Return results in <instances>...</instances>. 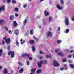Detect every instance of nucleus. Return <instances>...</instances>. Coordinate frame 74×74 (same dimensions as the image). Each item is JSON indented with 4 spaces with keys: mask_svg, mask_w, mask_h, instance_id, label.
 I'll list each match as a JSON object with an SVG mask.
<instances>
[{
    "mask_svg": "<svg viewBox=\"0 0 74 74\" xmlns=\"http://www.w3.org/2000/svg\"><path fill=\"white\" fill-rule=\"evenodd\" d=\"M26 6H27V4H25L24 5L23 7L24 8H25V7H26Z\"/></svg>",
    "mask_w": 74,
    "mask_h": 74,
    "instance_id": "8fccbe9b",
    "label": "nucleus"
},
{
    "mask_svg": "<svg viewBox=\"0 0 74 74\" xmlns=\"http://www.w3.org/2000/svg\"><path fill=\"white\" fill-rule=\"evenodd\" d=\"M46 58H49L50 59H51V55H50L49 56L48 55H47L46 56Z\"/></svg>",
    "mask_w": 74,
    "mask_h": 74,
    "instance_id": "b1692460",
    "label": "nucleus"
},
{
    "mask_svg": "<svg viewBox=\"0 0 74 74\" xmlns=\"http://www.w3.org/2000/svg\"><path fill=\"white\" fill-rule=\"evenodd\" d=\"M65 23L66 25H69V20L67 18H66L65 19Z\"/></svg>",
    "mask_w": 74,
    "mask_h": 74,
    "instance_id": "39448f33",
    "label": "nucleus"
},
{
    "mask_svg": "<svg viewBox=\"0 0 74 74\" xmlns=\"http://www.w3.org/2000/svg\"><path fill=\"white\" fill-rule=\"evenodd\" d=\"M62 61L63 62H66V58L63 59L62 60Z\"/></svg>",
    "mask_w": 74,
    "mask_h": 74,
    "instance_id": "c9c22d12",
    "label": "nucleus"
},
{
    "mask_svg": "<svg viewBox=\"0 0 74 74\" xmlns=\"http://www.w3.org/2000/svg\"><path fill=\"white\" fill-rule=\"evenodd\" d=\"M27 65H29V62L28 61H27Z\"/></svg>",
    "mask_w": 74,
    "mask_h": 74,
    "instance_id": "09e8293b",
    "label": "nucleus"
},
{
    "mask_svg": "<svg viewBox=\"0 0 74 74\" xmlns=\"http://www.w3.org/2000/svg\"><path fill=\"white\" fill-rule=\"evenodd\" d=\"M22 57H26V56H27V53H25L23 54L22 55Z\"/></svg>",
    "mask_w": 74,
    "mask_h": 74,
    "instance_id": "412c9836",
    "label": "nucleus"
},
{
    "mask_svg": "<svg viewBox=\"0 0 74 74\" xmlns=\"http://www.w3.org/2000/svg\"><path fill=\"white\" fill-rule=\"evenodd\" d=\"M29 43L31 45H33V44H34L35 43V41L33 40H30L29 41Z\"/></svg>",
    "mask_w": 74,
    "mask_h": 74,
    "instance_id": "6e6552de",
    "label": "nucleus"
},
{
    "mask_svg": "<svg viewBox=\"0 0 74 74\" xmlns=\"http://www.w3.org/2000/svg\"><path fill=\"white\" fill-rule=\"evenodd\" d=\"M8 33L10 34H12V32H11V30H9L8 31Z\"/></svg>",
    "mask_w": 74,
    "mask_h": 74,
    "instance_id": "37998d69",
    "label": "nucleus"
},
{
    "mask_svg": "<svg viewBox=\"0 0 74 74\" xmlns=\"http://www.w3.org/2000/svg\"><path fill=\"white\" fill-rule=\"evenodd\" d=\"M14 33L16 35L19 34V31L17 29H16L14 31Z\"/></svg>",
    "mask_w": 74,
    "mask_h": 74,
    "instance_id": "f8f14e48",
    "label": "nucleus"
},
{
    "mask_svg": "<svg viewBox=\"0 0 74 74\" xmlns=\"http://www.w3.org/2000/svg\"><path fill=\"white\" fill-rule=\"evenodd\" d=\"M16 45L17 46H18V47H19V42L18 41L16 40Z\"/></svg>",
    "mask_w": 74,
    "mask_h": 74,
    "instance_id": "5701e85b",
    "label": "nucleus"
},
{
    "mask_svg": "<svg viewBox=\"0 0 74 74\" xmlns=\"http://www.w3.org/2000/svg\"><path fill=\"white\" fill-rule=\"evenodd\" d=\"M10 46H8L7 48V49L8 51H9L10 50Z\"/></svg>",
    "mask_w": 74,
    "mask_h": 74,
    "instance_id": "49530a36",
    "label": "nucleus"
},
{
    "mask_svg": "<svg viewBox=\"0 0 74 74\" xmlns=\"http://www.w3.org/2000/svg\"><path fill=\"white\" fill-rule=\"evenodd\" d=\"M44 1V0H40V1Z\"/></svg>",
    "mask_w": 74,
    "mask_h": 74,
    "instance_id": "e2e57ef3",
    "label": "nucleus"
},
{
    "mask_svg": "<svg viewBox=\"0 0 74 74\" xmlns=\"http://www.w3.org/2000/svg\"><path fill=\"white\" fill-rule=\"evenodd\" d=\"M40 53L41 55L44 54V52H42V51H40Z\"/></svg>",
    "mask_w": 74,
    "mask_h": 74,
    "instance_id": "4c0bfd02",
    "label": "nucleus"
},
{
    "mask_svg": "<svg viewBox=\"0 0 74 74\" xmlns=\"http://www.w3.org/2000/svg\"><path fill=\"white\" fill-rule=\"evenodd\" d=\"M32 50L33 51H35L36 50V49L34 46H32Z\"/></svg>",
    "mask_w": 74,
    "mask_h": 74,
    "instance_id": "bb28decb",
    "label": "nucleus"
},
{
    "mask_svg": "<svg viewBox=\"0 0 74 74\" xmlns=\"http://www.w3.org/2000/svg\"><path fill=\"white\" fill-rule=\"evenodd\" d=\"M60 1L61 5H63L64 4V1H63V0H60Z\"/></svg>",
    "mask_w": 74,
    "mask_h": 74,
    "instance_id": "4be33fe9",
    "label": "nucleus"
},
{
    "mask_svg": "<svg viewBox=\"0 0 74 74\" xmlns=\"http://www.w3.org/2000/svg\"><path fill=\"white\" fill-rule=\"evenodd\" d=\"M18 64H19V65L20 66H22V63H21V62L19 61L18 62Z\"/></svg>",
    "mask_w": 74,
    "mask_h": 74,
    "instance_id": "f704fd0d",
    "label": "nucleus"
},
{
    "mask_svg": "<svg viewBox=\"0 0 74 74\" xmlns=\"http://www.w3.org/2000/svg\"><path fill=\"white\" fill-rule=\"evenodd\" d=\"M18 69H19V68H20V67L18 66Z\"/></svg>",
    "mask_w": 74,
    "mask_h": 74,
    "instance_id": "774afa93",
    "label": "nucleus"
},
{
    "mask_svg": "<svg viewBox=\"0 0 74 74\" xmlns=\"http://www.w3.org/2000/svg\"><path fill=\"white\" fill-rule=\"evenodd\" d=\"M56 7L58 10H62V9H63V7H62L60 6L59 5H56Z\"/></svg>",
    "mask_w": 74,
    "mask_h": 74,
    "instance_id": "9d476101",
    "label": "nucleus"
},
{
    "mask_svg": "<svg viewBox=\"0 0 74 74\" xmlns=\"http://www.w3.org/2000/svg\"><path fill=\"white\" fill-rule=\"evenodd\" d=\"M27 22V20H26V19H25L23 23L24 25H26V23Z\"/></svg>",
    "mask_w": 74,
    "mask_h": 74,
    "instance_id": "7c9ffc66",
    "label": "nucleus"
},
{
    "mask_svg": "<svg viewBox=\"0 0 74 74\" xmlns=\"http://www.w3.org/2000/svg\"><path fill=\"white\" fill-rule=\"evenodd\" d=\"M4 28L5 29V30H6V31H7V30H8V28H7V27L6 26H5L4 27Z\"/></svg>",
    "mask_w": 74,
    "mask_h": 74,
    "instance_id": "e433bc0d",
    "label": "nucleus"
},
{
    "mask_svg": "<svg viewBox=\"0 0 74 74\" xmlns=\"http://www.w3.org/2000/svg\"><path fill=\"white\" fill-rule=\"evenodd\" d=\"M11 54V58H12L14 57V51H10L8 53V55H10Z\"/></svg>",
    "mask_w": 74,
    "mask_h": 74,
    "instance_id": "f03ea898",
    "label": "nucleus"
},
{
    "mask_svg": "<svg viewBox=\"0 0 74 74\" xmlns=\"http://www.w3.org/2000/svg\"><path fill=\"white\" fill-rule=\"evenodd\" d=\"M29 59L30 60H32L33 59V58L32 57H29Z\"/></svg>",
    "mask_w": 74,
    "mask_h": 74,
    "instance_id": "3c124183",
    "label": "nucleus"
},
{
    "mask_svg": "<svg viewBox=\"0 0 74 74\" xmlns=\"http://www.w3.org/2000/svg\"><path fill=\"white\" fill-rule=\"evenodd\" d=\"M64 69L65 70H67V67H66V68H65Z\"/></svg>",
    "mask_w": 74,
    "mask_h": 74,
    "instance_id": "052dcab7",
    "label": "nucleus"
},
{
    "mask_svg": "<svg viewBox=\"0 0 74 74\" xmlns=\"http://www.w3.org/2000/svg\"><path fill=\"white\" fill-rule=\"evenodd\" d=\"M14 17V15H12L11 16H10L9 17L10 20V21H13Z\"/></svg>",
    "mask_w": 74,
    "mask_h": 74,
    "instance_id": "9b49d317",
    "label": "nucleus"
},
{
    "mask_svg": "<svg viewBox=\"0 0 74 74\" xmlns=\"http://www.w3.org/2000/svg\"><path fill=\"white\" fill-rule=\"evenodd\" d=\"M36 70V69H31V72H32V73H35Z\"/></svg>",
    "mask_w": 74,
    "mask_h": 74,
    "instance_id": "dca6fc26",
    "label": "nucleus"
},
{
    "mask_svg": "<svg viewBox=\"0 0 74 74\" xmlns=\"http://www.w3.org/2000/svg\"><path fill=\"white\" fill-rule=\"evenodd\" d=\"M11 2V0H7V3H10Z\"/></svg>",
    "mask_w": 74,
    "mask_h": 74,
    "instance_id": "ea45409f",
    "label": "nucleus"
},
{
    "mask_svg": "<svg viewBox=\"0 0 74 74\" xmlns=\"http://www.w3.org/2000/svg\"><path fill=\"white\" fill-rule=\"evenodd\" d=\"M53 65L55 67H56L59 66V63L57 62V61H56L55 60L54 61L53 63Z\"/></svg>",
    "mask_w": 74,
    "mask_h": 74,
    "instance_id": "7ed1b4c3",
    "label": "nucleus"
},
{
    "mask_svg": "<svg viewBox=\"0 0 74 74\" xmlns=\"http://www.w3.org/2000/svg\"><path fill=\"white\" fill-rule=\"evenodd\" d=\"M52 34H53L50 31H49L47 34V36H50V37H51V36H52Z\"/></svg>",
    "mask_w": 74,
    "mask_h": 74,
    "instance_id": "423d86ee",
    "label": "nucleus"
},
{
    "mask_svg": "<svg viewBox=\"0 0 74 74\" xmlns=\"http://www.w3.org/2000/svg\"><path fill=\"white\" fill-rule=\"evenodd\" d=\"M44 62L45 64H47V61H42L41 60L40 62H38V68H41V66H42V64L44 63Z\"/></svg>",
    "mask_w": 74,
    "mask_h": 74,
    "instance_id": "f257e3e1",
    "label": "nucleus"
},
{
    "mask_svg": "<svg viewBox=\"0 0 74 74\" xmlns=\"http://www.w3.org/2000/svg\"><path fill=\"white\" fill-rule=\"evenodd\" d=\"M25 42V41H23V42H21V44H23V43H24Z\"/></svg>",
    "mask_w": 74,
    "mask_h": 74,
    "instance_id": "4d7b16f0",
    "label": "nucleus"
},
{
    "mask_svg": "<svg viewBox=\"0 0 74 74\" xmlns=\"http://www.w3.org/2000/svg\"><path fill=\"white\" fill-rule=\"evenodd\" d=\"M5 21H3V20H0V24H1L3 23H5Z\"/></svg>",
    "mask_w": 74,
    "mask_h": 74,
    "instance_id": "aec40b11",
    "label": "nucleus"
},
{
    "mask_svg": "<svg viewBox=\"0 0 74 74\" xmlns=\"http://www.w3.org/2000/svg\"><path fill=\"white\" fill-rule=\"evenodd\" d=\"M23 68H21L19 70V73H21V74H22V73H23Z\"/></svg>",
    "mask_w": 74,
    "mask_h": 74,
    "instance_id": "f3484780",
    "label": "nucleus"
},
{
    "mask_svg": "<svg viewBox=\"0 0 74 74\" xmlns=\"http://www.w3.org/2000/svg\"><path fill=\"white\" fill-rule=\"evenodd\" d=\"M34 73H33L32 72H31L30 73V74H33Z\"/></svg>",
    "mask_w": 74,
    "mask_h": 74,
    "instance_id": "338daca9",
    "label": "nucleus"
},
{
    "mask_svg": "<svg viewBox=\"0 0 74 74\" xmlns=\"http://www.w3.org/2000/svg\"><path fill=\"white\" fill-rule=\"evenodd\" d=\"M69 66L70 67H71V68L72 69H74V65L73 64H69Z\"/></svg>",
    "mask_w": 74,
    "mask_h": 74,
    "instance_id": "a211bd4d",
    "label": "nucleus"
},
{
    "mask_svg": "<svg viewBox=\"0 0 74 74\" xmlns=\"http://www.w3.org/2000/svg\"><path fill=\"white\" fill-rule=\"evenodd\" d=\"M68 62L69 63H71V61L70 60H69L68 61Z\"/></svg>",
    "mask_w": 74,
    "mask_h": 74,
    "instance_id": "13d9d810",
    "label": "nucleus"
},
{
    "mask_svg": "<svg viewBox=\"0 0 74 74\" xmlns=\"http://www.w3.org/2000/svg\"><path fill=\"white\" fill-rule=\"evenodd\" d=\"M68 58H71V55H69L68 56Z\"/></svg>",
    "mask_w": 74,
    "mask_h": 74,
    "instance_id": "a18cd8bd",
    "label": "nucleus"
},
{
    "mask_svg": "<svg viewBox=\"0 0 74 74\" xmlns=\"http://www.w3.org/2000/svg\"><path fill=\"white\" fill-rule=\"evenodd\" d=\"M2 69V67L1 66H0V69Z\"/></svg>",
    "mask_w": 74,
    "mask_h": 74,
    "instance_id": "680f3d73",
    "label": "nucleus"
},
{
    "mask_svg": "<svg viewBox=\"0 0 74 74\" xmlns=\"http://www.w3.org/2000/svg\"><path fill=\"white\" fill-rule=\"evenodd\" d=\"M44 14L45 15V16H48V15H49V13L48 12H47V10H45L44 12Z\"/></svg>",
    "mask_w": 74,
    "mask_h": 74,
    "instance_id": "ddd939ff",
    "label": "nucleus"
},
{
    "mask_svg": "<svg viewBox=\"0 0 74 74\" xmlns=\"http://www.w3.org/2000/svg\"><path fill=\"white\" fill-rule=\"evenodd\" d=\"M61 42H62V41L60 40H58L57 41V42L58 44H60V43H61Z\"/></svg>",
    "mask_w": 74,
    "mask_h": 74,
    "instance_id": "a878e982",
    "label": "nucleus"
},
{
    "mask_svg": "<svg viewBox=\"0 0 74 74\" xmlns=\"http://www.w3.org/2000/svg\"><path fill=\"white\" fill-rule=\"evenodd\" d=\"M13 25L14 27H16L18 26V24L15 21H13Z\"/></svg>",
    "mask_w": 74,
    "mask_h": 74,
    "instance_id": "0eeeda50",
    "label": "nucleus"
},
{
    "mask_svg": "<svg viewBox=\"0 0 74 74\" xmlns=\"http://www.w3.org/2000/svg\"><path fill=\"white\" fill-rule=\"evenodd\" d=\"M74 52V50H71L70 51V52L71 53V52Z\"/></svg>",
    "mask_w": 74,
    "mask_h": 74,
    "instance_id": "bf43d9fd",
    "label": "nucleus"
},
{
    "mask_svg": "<svg viewBox=\"0 0 74 74\" xmlns=\"http://www.w3.org/2000/svg\"><path fill=\"white\" fill-rule=\"evenodd\" d=\"M2 44L3 45H4V44H5V42H4V41H3L2 42Z\"/></svg>",
    "mask_w": 74,
    "mask_h": 74,
    "instance_id": "603ef678",
    "label": "nucleus"
},
{
    "mask_svg": "<svg viewBox=\"0 0 74 74\" xmlns=\"http://www.w3.org/2000/svg\"><path fill=\"white\" fill-rule=\"evenodd\" d=\"M60 29V27H58V28L57 31H59Z\"/></svg>",
    "mask_w": 74,
    "mask_h": 74,
    "instance_id": "de8ad7c7",
    "label": "nucleus"
},
{
    "mask_svg": "<svg viewBox=\"0 0 74 74\" xmlns=\"http://www.w3.org/2000/svg\"><path fill=\"white\" fill-rule=\"evenodd\" d=\"M70 31V30L69 29H66L65 31V33H68Z\"/></svg>",
    "mask_w": 74,
    "mask_h": 74,
    "instance_id": "393cba45",
    "label": "nucleus"
},
{
    "mask_svg": "<svg viewBox=\"0 0 74 74\" xmlns=\"http://www.w3.org/2000/svg\"><path fill=\"white\" fill-rule=\"evenodd\" d=\"M15 16H16V17H17L18 16H19V15H18V14L17 13H15Z\"/></svg>",
    "mask_w": 74,
    "mask_h": 74,
    "instance_id": "c03bdc74",
    "label": "nucleus"
},
{
    "mask_svg": "<svg viewBox=\"0 0 74 74\" xmlns=\"http://www.w3.org/2000/svg\"><path fill=\"white\" fill-rule=\"evenodd\" d=\"M4 10H5L4 6H3L1 7L0 8V13L1 12V11H4Z\"/></svg>",
    "mask_w": 74,
    "mask_h": 74,
    "instance_id": "1a4fd4ad",
    "label": "nucleus"
},
{
    "mask_svg": "<svg viewBox=\"0 0 74 74\" xmlns=\"http://www.w3.org/2000/svg\"><path fill=\"white\" fill-rule=\"evenodd\" d=\"M36 72L37 74H39L41 72V70L40 69H38Z\"/></svg>",
    "mask_w": 74,
    "mask_h": 74,
    "instance_id": "6ab92c4d",
    "label": "nucleus"
},
{
    "mask_svg": "<svg viewBox=\"0 0 74 74\" xmlns=\"http://www.w3.org/2000/svg\"><path fill=\"white\" fill-rule=\"evenodd\" d=\"M72 20L73 21H74V16L72 17Z\"/></svg>",
    "mask_w": 74,
    "mask_h": 74,
    "instance_id": "864d4df0",
    "label": "nucleus"
},
{
    "mask_svg": "<svg viewBox=\"0 0 74 74\" xmlns=\"http://www.w3.org/2000/svg\"><path fill=\"white\" fill-rule=\"evenodd\" d=\"M22 41H23V40H22V39H21V40H20V41L21 42H22Z\"/></svg>",
    "mask_w": 74,
    "mask_h": 74,
    "instance_id": "0e129e2a",
    "label": "nucleus"
},
{
    "mask_svg": "<svg viewBox=\"0 0 74 74\" xmlns=\"http://www.w3.org/2000/svg\"><path fill=\"white\" fill-rule=\"evenodd\" d=\"M49 19V22H51L52 20V17H50Z\"/></svg>",
    "mask_w": 74,
    "mask_h": 74,
    "instance_id": "c756f323",
    "label": "nucleus"
},
{
    "mask_svg": "<svg viewBox=\"0 0 74 74\" xmlns=\"http://www.w3.org/2000/svg\"><path fill=\"white\" fill-rule=\"evenodd\" d=\"M3 39L4 40H6V36H5V37L3 38Z\"/></svg>",
    "mask_w": 74,
    "mask_h": 74,
    "instance_id": "5fc2aeb1",
    "label": "nucleus"
},
{
    "mask_svg": "<svg viewBox=\"0 0 74 74\" xmlns=\"http://www.w3.org/2000/svg\"><path fill=\"white\" fill-rule=\"evenodd\" d=\"M59 51V48L56 49L55 52H56V53H57L58 51Z\"/></svg>",
    "mask_w": 74,
    "mask_h": 74,
    "instance_id": "473e14b6",
    "label": "nucleus"
},
{
    "mask_svg": "<svg viewBox=\"0 0 74 74\" xmlns=\"http://www.w3.org/2000/svg\"><path fill=\"white\" fill-rule=\"evenodd\" d=\"M33 33V30H31L30 31V34L31 35H32Z\"/></svg>",
    "mask_w": 74,
    "mask_h": 74,
    "instance_id": "2f4dec72",
    "label": "nucleus"
},
{
    "mask_svg": "<svg viewBox=\"0 0 74 74\" xmlns=\"http://www.w3.org/2000/svg\"><path fill=\"white\" fill-rule=\"evenodd\" d=\"M5 42L6 44L8 45L10 43V42H11V40L10 38H8L7 39H6Z\"/></svg>",
    "mask_w": 74,
    "mask_h": 74,
    "instance_id": "20e7f679",
    "label": "nucleus"
},
{
    "mask_svg": "<svg viewBox=\"0 0 74 74\" xmlns=\"http://www.w3.org/2000/svg\"><path fill=\"white\" fill-rule=\"evenodd\" d=\"M60 70H61V71H63V70H64V68H61L60 69Z\"/></svg>",
    "mask_w": 74,
    "mask_h": 74,
    "instance_id": "a19ab883",
    "label": "nucleus"
},
{
    "mask_svg": "<svg viewBox=\"0 0 74 74\" xmlns=\"http://www.w3.org/2000/svg\"><path fill=\"white\" fill-rule=\"evenodd\" d=\"M3 73H4L5 74H7V73H8V72L7 71V69L5 68H4V69L3 71Z\"/></svg>",
    "mask_w": 74,
    "mask_h": 74,
    "instance_id": "4468645a",
    "label": "nucleus"
},
{
    "mask_svg": "<svg viewBox=\"0 0 74 74\" xmlns=\"http://www.w3.org/2000/svg\"><path fill=\"white\" fill-rule=\"evenodd\" d=\"M66 66H67L66 65H64V67H66Z\"/></svg>",
    "mask_w": 74,
    "mask_h": 74,
    "instance_id": "69168bd1",
    "label": "nucleus"
},
{
    "mask_svg": "<svg viewBox=\"0 0 74 74\" xmlns=\"http://www.w3.org/2000/svg\"><path fill=\"white\" fill-rule=\"evenodd\" d=\"M27 57H29V56H30V54H27Z\"/></svg>",
    "mask_w": 74,
    "mask_h": 74,
    "instance_id": "6e6d98bb",
    "label": "nucleus"
},
{
    "mask_svg": "<svg viewBox=\"0 0 74 74\" xmlns=\"http://www.w3.org/2000/svg\"><path fill=\"white\" fill-rule=\"evenodd\" d=\"M39 59L41 60V59H42L43 58L42 57V56H40L39 57Z\"/></svg>",
    "mask_w": 74,
    "mask_h": 74,
    "instance_id": "79ce46f5",
    "label": "nucleus"
},
{
    "mask_svg": "<svg viewBox=\"0 0 74 74\" xmlns=\"http://www.w3.org/2000/svg\"><path fill=\"white\" fill-rule=\"evenodd\" d=\"M57 54L58 55H60L61 56H64V54H63V53L62 52H59L57 53Z\"/></svg>",
    "mask_w": 74,
    "mask_h": 74,
    "instance_id": "2eb2a0df",
    "label": "nucleus"
},
{
    "mask_svg": "<svg viewBox=\"0 0 74 74\" xmlns=\"http://www.w3.org/2000/svg\"><path fill=\"white\" fill-rule=\"evenodd\" d=\"M3 52V51L1 50H0V57L1 56L2 53Z\"/></svg>",
    "mask_w": 74,
    "mask_h": 74,
    "instance_id": "72a5a7b5",
    "label": "nucleus"
},
{
    "mask_svg": "<svg viewBox=\"0 0 74 74\" xmlns=\"http://www.w3.org/2000/svg\"><path fill=\"white\" fill-rule=\"evenodd\" d=\"M12 2L13 4H15L16 3V1H15V0H12Z\"/></svg>",
    "mask_w": 74,
    "mask_h": 74,
    "instance_id": "cd10ccee",
    "label": "nucleus"
},
{
    "mask_svg": "<svg viewBox=\"0 0 74 74\" xmlns=\"http://www.w3.org/2000/svg\"><path fill=\"white\" fill-rule=\"evenodd\" d=\"M33 38H34V39H35V40H36V41H38V38H36V37L34 36H33Z\"/></svg>",
    "mask_w": 74,
    "mask_h": 74,
    "instance_id": "c85d7f7f",
    "label": "nucleus"
},
{
    "mask_svg": "<svg viewBox=\"0 0 74 74\" xmlns=\"http://www.w3.org/2000/svg\"><path fill=\"white\" fill-rule=\"evenodd\" d=\"M14 10H15V11H18V8H15Z\"/></svg>",
    "mask_w": 74,
    "mask_h": 74,
    "instance_id": "58836bf2",
    "label": "nucleus"
}]
</instances>
